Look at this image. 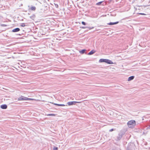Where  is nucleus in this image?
<instances>
[{
    "label": "nucleus",
    "mask_w": 150,
    "mask_h": 150,
    "mask_svg": "<svg viewBox=\"0 0 150 150\" xmlns=\"http://www.w3.org/2000/svg\"><path fill=\"white\" fill-rule=\"evenodd\" d=\"M32 98H28L27 97H24L23 96H21V97L18 98V100H33Z\"/></svg>",
    "instance_id": "3"
},
{
    "label": "nucleus",
    "mask_w": 150,
    "mask_h": 150,
    "mask_svg": "<svg viewBox=\"0 0 150 150\" xmlns=\"http://www.w3.org/2000/svg\"><path fill=\"white\" fill-rule=\"evenodd\" d=\"M58 148L57 147H54L53 149V150H58Z\"/></svg>",
    "instance_id": "19"
},
{
    "label": "nucleus",
    "mask_w": 150,
    "mask_h": 150,
    "mask_svg": "<svg viewBox=\"0 0 150 150\" xmlns=\"http://www.w3.org/2000/svg\"><path fill=\"white\" fill-rule=\"evenodd\" d=\"M119 23L118 21H117L115 22H110V23H109L107 24L108 25H114L115 24H117Z\"/></svg>",
    "instance_id": "8"
},
{
    "label": "nucleus",
    "mask_w": 150,
    "mask_h": 150,
    "mask_svg": "<svg viewBox=\"0 0 150 150\" xmlns=\"http://www.w3.org/2000/svg\"><path fill=\"white\" fill-rule=\"evenodd\" d=\"M57 6V7H58V5H57V6Z\"/></svg>",
    "instance_id": "29"
},
{
    "label": "nucleus",
    "mask_w": 150,
    "mask_h": 150,
    "mask_svg": "<svg viewBox=\"0 0 150 150\" xmlns=\"http://www.w3.org/2000/svg\"><path fill=\"white\" fill-rule=\"evenodd\" d=\"M147 132H143V133L142 134V135H145L146 134Z\"/></svg>",
    "instance_id": "23"
},
{
    "label": "nucleus",
    "mask_w": 150,
    "mask_h": 150,
    "mask_svg": "<svg viewBox=\"0 0 150 150\" xmlns=\"http://www.w3.org/2000/svg\"><path fill=\"white\" fill-rule=\"evenodd\" d=\"M88 28V27H81V28H83V29H85V28Z\"/></svg>",
    "instance_id": "21"
},
{
    "label": "nucleus",
    "mask_w": 150,
    "mask_h": 150,
    "mask_svg": "<svg viewBox=\"0 0 150 150\" xmlns=\"http://www.w3.org/2000/svg\"><path fill=\"white\" fill-rule=\"evenodd\" d=\"M57 6V7H58V5H57V6Z\"/></svg>",
    "instance_id": "28"
},
{
    "label": "nucleus",
    "mask_w": 150,
    "mask_h": 150,
    "mask_svg": "<svg viewBox=\"0 0 150 150\" xmlns=\"http://www.w3.org/2000/svg\"><path fill=\"white\" fill-rule=\"evenodd\" d=\"M1 18V16H0V19Z\"/></svg>",
    "instance_id": "27"
},
{
    "label": "nucleus",
    "mask_w": 150,
    "mask_h": 150,
    "mask_svg": "<svg viewBox=\"0 0 150 150\" xmlns=\"http://www.w3.org/2000/svg\"><path fill=\"white\" fill-rule=\"evenodd\" d=\"M31 10L35 11L36 9V7L35 6H32L30 8Z\"/></svg>",
    "instance_id": "14"
},
{
    "label": "nucleus",
    "mask_w": 150,
    "mask_h": 150,
    "mask_svg": "<svg viewBox=\"0 0 150 150\" xmlns=\"http://www.w3.org/2000/svg\"><path fill=\"white\" fill-rule=\"evenodd\" d=\"M85 49H83L79 51V52L81 54H83L85 53V52L86 51Z\"/></svg>",
    "instance_id": "11"
},
{
    "label": "nucleus",
    "mask_w": 150,
    "mask_h": 150,
    "mask_svg": "<svg viewBox=\"0 0 150 150\" xmlns=\"http://www.w3.org/2000/svg\"><path fill=\"white\" fill-rule=\"evenodd\" d=\"M95 52V51L94 50H92L90 52H89L88 54L89 55H91L92 54H93Z\"/></svg>",
    "instance_id": "9"
},
{
    "label": "nucleus",
    "mask_w": 150,
    "mask_h": 150,
    "mask_svg": "<svg viewBox=\"0 0 150 150\" xmlns=\"http://www.w3.org/2000/svg\"><path fill=\"white\" fill-rule=\"evenodd\" d=\"M0 25L2 27H6L7 26V25L4 24H1Z\"/></svg>",
    "instance_id": "18"
},
{
    "label": "nucleus",
    "mask_w": 150,
    "mask_h": 150,
    "mask_svg": "<svg viewBox=\"0 0 150 150\" xmlns=\"http://www.w3.org/2000/svg\"><path fill=\"white\" fill-rule=\"evenodd\" d=\"M134 78V76H131L128 78V81H130L133 79Z\"/></svg>",
    "instance_id": "10"
},
{
    "label": "nucleus",
    "mask_w": 150,
    "mask_h": 150,
    "mask_svg": "<svg viewBox=\"0 0 150 150\" xmlns=\"http://www.w3.org/2000/svg\"><path fill=\"white\" fill-rule=\"evenodd\" d=\"M124 135V133L122 132H120L118 135V136L117 137V139L116 140L117 141L120 140L122 137Z\"/></svg>",
    "instance_id": "4"
},
{
    "label": "nucleus",
    "mask_w": 150,
    "mask_h": 150,
    "mask_svg": "<svg viewBox=\"0 0 150 150\" xmlns=\"http://www.w3.org/2000/svg\"><path fill=\"white\" fill-rule=\"evenodd\" d=\"M99 62H105L109 64H113V63L111 60L106 59H100Z\"/></svg>",
    "instance_id": "2"
},
{
    "label": "nucleus",
    "mask_w": 150,
    "mask_h": 150,
    "mask_svg": "<svg viewBox=\"0 0 150 150\" xmlns=\"http://www.w3.org/2000/svg\"><path fill=\"white\" fill-rule=\"evenodd\" d=\"M113 130H114L113 129H110L109 130V131H110V132H112V131H113Z\"/></svg>",
    "instance_id": "25"
},
{
    "label": "nucleus",
    "mask_w": 150,
    "mask_h": 150,
    "mask_svg": "<svg viewBox=\"0 0 150 150\" xmlns=\"http://www.w3.org/2000/svg\"><path fill=\"white\" fill-rule=\"evenodd\" d=\"M7 107V106L6 104H3L1 105V108L2 109H6Z\"/></svg>",
    "instance_id": "7"
},
{
    "label": "nucleus",
    "mask_w": 150,
    "mask_h": 150,
    "mask_svg": "<svg viewBox=\"0 0 150 150\" xmlns=\"http://www.w3.org/2000/svg\"><path fill=\"white\" fill-rule=\"evenodd\" d=\"M147 128L148 129H150V125H149V127H148Z\"/></svg>",
    "instance_id": "26"
},
{
    "label": "nucleus",
    "mask_w": 150,
    "mask_h": 150,
    "mask_svg": "<svg viewBox=\"0 0 150 150\" xmlns=\"http://www.w3.org/2000/svg\"><path fill=\"white\" fill-rule=\"evenodd\" d=\"M127 124L129 127L133 128L136 125V122L134 120H132L128 121Z\"/></svg>",
    "instance_id": "1"
},
{
    "label": "nucleus",
    "mask_w": 150,
    "mask_h": 150,
    "mask_svg": "<svg viewBox=\"0 0 150 150\" xmlns=\"http://www.w3.org/2000/svg\"><path fill=\"white\" fill-rule=\"evenodd\" d=\"M35 16L34 15H33V16L30 17V18L31 19H33V20L35 18Z\"/></svg>",
    "instance_id": "15"
},
{
    "label": "nucleus",
    "mask_w": 150,
    "mask_h": 150,
    "mask_svg": "<svg viewBox=\"0 0 150 150\" xmlns=\"http://www.w3.org/2000/svg\"><path fill=\"white\" fill-rule=\"evenodd\" d=\"M20 30L19 28H16L15 29H13L12 30V32H17L19 31Z\"/></svg>",
    "instance_id": "6"
},
{
    "label": "nucleus",
    "mask_w": 150,
    "mask_h": 150,
    "mask_svg": "<svg viewBox=\"0 0 150 150\" xmlns=\"http://www.w3.org/2000/svg\"><path fill=\"white\" fill-rule=\"evenodd\" d=\"M139 14H140V15H146V14H145V13H139Z\"/></svg>",
    "instance_id": "22"
},
{
    "label": "nucleus",
    "mask_w": 150,
    "mask_h": 150,
    "mask_svg": "<svg viewBox=\"0 0 150 150\" xmlns=\"http://www.w3.org/2000/svg\"><path fill=\"white\" fill-rule=\"evenodd\" d=\"M103 2V1L98 2L96 4V5L98 6L100 5Z\"/></svg>",
    "instance_id": "13"
},
{
    "label": "nucleus",
    "mask_w": 150,
    "mask_h": 150,
    "mask_svg": "<svg viewBox=\"0 0 150 150\" xmlns=\"http://www.w3.org/2000/svg\"><path fill=\"white\" fill-rule=\"evenodd\" d=\"M21 26L22 27H24L25 26V23H22L21 24Z\"/></svg>",
    "instance_id": "17"
},
{
    "label": "nucleus",
    "mask_w": 150,
    "mask_h": 150,
    "mask_svg": "<svg viewBox=\"0 0 150 150\" xmlns=\"http://www.w3.org/2000/svg\"><path fill=\"white\" fill-rule=\"evenodd\" d=\"M54 105H57L58 106H65V105L64 104H58L57 103H54Z\"/></svg>",
    "instance_id": "12"
},
{
    "label": "nucleus",
    "mask_w": 150,
    "mask_h": 150,
    "mask_svg": "<svg viewBox=\"0 0 150 150\" xmlns=\"http://www.w3.org/2000/svg\"><path fill=\"white\" fill-rule=\"evenodd\" d=\"M93 27H88V28L89 29H93Z\"/></svg>",
    "instance_id": "24"
},
{
    "label": "nucleus",
    "mask_w": 150,
    "mask_h": 150,
    "mask_svg": "<svg viewBox=\"0 0 150 150\" xmlns=\"http://www.w3.org/2000/svg\"><path fill=\"white\" fill-rule=\"evenodd\" d=\"M82 24L83 25H86V23L84 21H82L81 22Z\"/></svg>",
    "instance_id": "20"
},
{
    "label": "nucleus",
    "mask_w": 150,
    "mask_h": 150,
    "mask_svg": "<svg viewBox=\"0 0 150 150\" xmlns=\"http://www.w3.org/2000/svg\"><path fill=\"white\" fill-rule=\"evenodd\" d=\"M55 114H48L47 115L48 116H55Z\"/></svg>",
    "instance_id": "16"
},
{
    "label": "nucleus",
    "mask_w": 150,
    "mask_h": 150,
    "mask_svg": "<svg viewBox=\"0 0 150 150\" xmlns=\"http://www.w3.org/2000/svg\"><path fill=\"white\" fill-rule=\"evenodd\" d=\"M80 102L77 101H71L68 102L67 103V104L69 105H75L76 103H80Z\"/></svg>",
    "instance_id": "5"
}]
</instances>
